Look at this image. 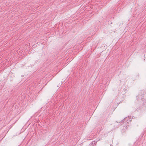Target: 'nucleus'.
Returning a JSON list of instances; mask_svg holds the SVG:
<instances>
[{"mask_svg": "<svg viewBox=\"0 0 146 146\" xmlns=\"http://www.w3.org/2000/svg\"><path fill=\"white\" fill-rule=\"evenodd\" d=\"M121 124L120 122L119 123L117 122V121L115 122L114 123L112 124L113 125L114 128L116 129L117 128L119 127V125Z\"/></svg>", "mask_w": 146, "mask_h": 146, "instance_id": "f257e3e1", "label": "nucleus"}]
</instances>
